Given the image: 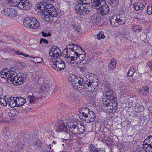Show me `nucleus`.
I'll use <instances>...</instances> for the list:
<instances>
[{"label":"nucleus","instance_id":"7c9ffc66","mask_svg":"<svg viewBox=\"0 0 152 152\" xmlns=\"http://www.w3.org/2000/svg\"><path fill=\"white\" fill-rule=\"evenodd\" d=\"M79 64L78 67L80 69L81 71H83L86 69V64L85 61L81 62L80 63H76Z\"/></svg>","mask_w":152,"mask_h":152},{"label":"nucleus","instance_id":"6e6d98bb","mask_svg":"<svg viewBox=\"0 0 152 152\" xmlns=\"http://www.w3.org/2000/svg\"><path fill=\"white\" fill-rule=\"evenodd\" d=\"M101 103L102 104L103 106H107V107H108L110 106V103L108 102V100H105V101L104 102H101Z\"/></svg>","mask_w":152,"mask_h":152},{"label":"nucleus","instance_id":"603ef678","mask_svg":"<svg viewBox=\"0 0 152 152\" xmlns=\"http://www.w3.org/2000/svg\"><path fill=\"white\" fill-rule=\"evenodd\" d=\"M105 37V36L104 34L101 33L98 34L97 35V38L98 39H104Z\"/></svg>","mask_w":152,"mask_h":152},{"label":"nucleus","instance_id":"37998d69","mask_svg":"<svg viewBox=\"0 0 152 152\" xmlns=\"http://www.w3.org/2000/svg\"><path fill=\"white\" fill-rule=\"evenodd\" d=\"M61 133V134L65 138H66L70 136V134L67 132L66 129L65 131H64Z\"/></svg>","mask_w":152,"mask_h":152},{"label":"nucleus","instance_id":"e433bc0d","mask_svg":"<svg viewBox=\"0 0 152 152\" xmlns=\"http://www.w3.org/2000/svg\"><path fill=\"white\" fill-rule=\"evenodd\" d=\"M144 143H148L149 145L151 146L152 145V136L150 135L148 136L144 141Z\"/></svg>","mask_w":152,"mask_h":152},{"label":"nucleus","instance_id":"09e8293b","mask_svg":"<svg viewBox=\"0 0 152 152\" xmlns=\"http://www.w3.org/2000/svg\"><path fill=\"white\" fill-rule=\"evenodd\" d=\"M0 105L4 106H6L7 105V102L5 99L2 98L1 100H0Z\"/></svg>","mask_w":152,"mask_h":152},{"label":"nucleus","instance_id":"f3484780","mask_svg":"<svg viewBox=\"0 0 152 152\" xmlns=\"http://www.w3.org/2000/svg\"><path fill=\"white\" fill-rule=\"evenodd\" d=\"M17 97H11L8 100L9 105L11 108H13L15 106L17 107Z\"/></svg>","mask_w":152,"mask_h":152},{"label":"nucleus","instance_id":"412c9836","mask_svg":"<svg viewBox=\"0 0 152 152\" xmlns=\"http://www.w3.org/2000/svg\"><path fill=\"white\" fill-rule=\"evenodd\" d=\"M77 4H76L74 7L75 9V12L77 13L78 15H82L81 12L82 11V3L77 2Z\"/></svg>","mask_w":152,"mask_h":152},{"label":"nucleus","instance_id":"1a4fd4ad","mask_svg":"<svg viewBox=\"0 0 152 152\" xmlns=\"http://www.w3.org/2000/svg\"><path fill=\"white\" fill-rule=\"evenodd\" d=\"M105 96L107 99H109L112 104L113 102L115 103L116 101V96L112 89H109L106 92Z\"/></svg>","mask_w":152,"mask_h":152},{"label":"nucleus","instance_id":"0e129e2a","mask_svg":"<svg viewBox=\"0 0 152 152\" xmlns=\"http://www.w3.org/2000/svg\"><path fill=\"white\" fill-rule=\"evenodd\" d=\"M14 113V111L13 110H10L9 113V115L10 116H14L15 114L12 115V114Z\"/></svg>","mask_w":152,"mask_h":152},{"label":"nucleus","instance_id":"052dcab7","mask_svg":"<svg viewBox=\"0 0 152 152\" xmlns=\"http://www.w3.org/2000/svg\"><path fill=\"white\" fill-rule=\"evenodd\" d=\"M42 42H43L45 44H48V41L47 40L43 38H41L39 44H42Z\"/></svg>","mask_w":152,"mask_h":152},{"label":"nucleus","instance_id":"aec40b11","mask_svg":"<svg viewBox=\"0 0 152 152\" xmlns=\"http://www.w3.org/2000/svg\"><path fill=\"white\" fill-rule=\"evenodd\" d=\"M89 75L85 74L82 77H79V79L81 81V83L85 85L87 84L89 81L90 80L89 79Z\"/></svg>","mask_w":152,"mask_h":152},{"label":"nucleus","instance_id":"4d7b16f0","mask_svg":"<svg viewBox=\"0 0 152 152\" xmlns=\"http://www.w3.org/2000/svg\"><path fill=\"white\" fill-rule=\"evenodd\" d=\"M7 122H8V119L7 118H3V117H1L0 119V122L4 123Z\"/></svg>","mask_w":152,"mask_h":152},{"label":"nucleus","instance_id":"a878e982","mask_svg":"<svg viewBox=\"0 0 152 152\" xmlns=\"http://www.w3.org/2000/svg\"><path fill=\"white\" fill-rule=\"evenodd\" d=\"M66 129V127L63 122H61L60 125L57 128L56 131L57 132L62 133Z\"/></svg>","mask_w":152,"mask_h":152},{"label":"nucleus","instance_id":"3c124183","mask_svg":"<svg viewBox=\"0 0 152 152\" xmlns=\"http://www.w3.org/2000/svg\"><path fill=\"white\" fill-rule=\"evenodd\" d=\"M80 50H81V51H83V50L82 49V48H81V47H80V49L78 48L77 50H76L75 51V52L73 51V53L74 54V56L75 57L76 56H77V54H78V51H80Z\"/></svg>","mask_w":152,"mask_h":152},{"label":"nucleus","instance_id":"dca6fc26","mask_svg":"<svg viewBox=\"0 0 152 152\" xmlns=\"http://www.w3.org/2000/svg\"><path fill=\"white\" fill-rule=\"evenodd\" d=\"M115 16L118 20L119 21L120 24H122L125 23L126 19L124 13L118 14Z\"/></svg>","mask_w":152,"mask_h":152},{"label":"nucleus","instance_id":"72a5a7b5","mask_svg":"<svg viewBox=\"0 0 152 152\" xmlns=\"http://www.w3.org/2000/svg\"><path fill=\"white\" fill-rule=\"evenodd\" d=\"M77 2L82 3L83 4H89V3H92L93 6L94 8L95 6H94V3L95 2V0H76Z\"/></svg>","mask_w":152,"mask_h":152},{"label":"nucleus","instance_id":"6e6552de","mask_svg":"<svg viewBox=\"0 0 152 152\" xmlns=\"http://www.w3.org/2000/svg\"><path fill=\"white\" fill-rule=\"evenodd\" d=\"M49 54L51 57L57 58L61 56V51L57 46H53L49 51Z\"/></svg>","mask_w":152,"mask_h":152},{"label":"nucleus","instance_id":"774afa93","mask_svg":"<svg viewBox=\"0 0 152 152\" xmlns=\"http://www.w3.org/2000/svg\"><path fill=\"white\" fill-rule=\"evenodd\" d=\"M41 89L42 91H44L46 90V88L44 86H42L41 88Z\"/></svg>","mask_w":152,"mask_h":152},{"label":"nucleus","instance_id":"13d9d810","mask_svg":"<svg viewBox=\"0 0 152 152\" xmlns=\"http://www.w3.org/2000/svg\"><path fill=\"white\" fill-rule=\"evenodd\" d=\"M78 48L80 49V46L77 45L75 44L73 48L72 51V53H73V51H75L76 50H77Z\"/></svg>","mask_w":152,"mask_h":152},{"label":"nucleus","instance_id":"58836bf2","mask_svg":"<svg viewBox=\"0 0 152 152\" xmlns=\"http://www.w3.org/2000/svg\"><path fill=\"white\" fill-rule=\"evenodd\" d=\"M26 75L25 74H23L21 75L20 76H18V79H19L20 82L22 83L24 82L25 81V80L26 79Z\"/></svg>","mask_w":152,"mask_h":152},{"label":"nucleus","instance_id":"bf43d9fd","mask_svg":"<svg viewBox=\"0 0 152 152\" xmlns=\"http://www.w3.org/2000/svg\"><path fill=\"white\" fill-rule=\"evenodd\" d=\"M124 39H127L128 38L129 36L127 33H125L121 35Z\"/></svg>","mask_w":152,"mask_h":152},{"label":"nucleus","instance_id":"e2e57ef3","mask_svg":"<svg viewBox=\"0 0 152 152\" xmlns=\"http://www.w3.org/2000/svg\"><path fill=\"white\" fill-rule=\"evenodd\" d=\"M147 64L148 66L152 70V61L149 62Z\"/></svg>","mask_w":152,"mask_h":152},{"label":"nucleus","instance_id":"de8ad7c7","mask_svg":"<svg viewBox=\"0 0 152 152\" xmlns=\"http://www.w3.org/2000/svg\"><path fill=\"white\" fill-rule=\"evenodd\" d=\"M76 95L75 93L71 92L68 95L67 97L69 99H75L76 97Z\"/></svg>","mask_w":152,"mask_h":152},{"label":"nucleus","instance_id":"c03bdc74","mask_svg":"<svg viewBox=\"0 0 152 152\" xmlns=\"http://www.w3.org/2000/svg\"><path fill=\"white\" fill-rule=\"evenodd\" d=\"M97 149V148L95 147V145L92 144L90 145L89 147V149L91 152H95Z\"/></svg>","mask_w":152,"mask_h":152},{"label":"nucleus","instance_id":"c85d7f7f","mask_svg":"<svg viewBox=\"0 0 152 152\" xmlns=\"http://www.w3.org/2000/svg\"><path fill=\"white\" fill-rule=\"evenodd\" d=\"M30 60L35 63H40L42 61V59L39 57H35L30 56Z\"/></svg>","mask_w":152,"mask_h":152},{"label":"nucleus","instance_id":"0eeeda50","mask_svg":"<svg viewBox=\"0 0 152 152\" xmlns=\"http://www.w3.org/2000/svg\"><path fill=\"white\" fill-rule=\"evenodd\" d=\"M68 80L71 82L73 86L75 88L76 87L79 86L81 83V81L79 79V77L75 75H71L68 77Z\"/></svg>","mask_w":152,"mask_h":152},{"label":"nucleus","instance_id":"338daca9","mask_svg":"<svg viewBox=\"0 0 152 152\" xmlns=\"http://www.w3.org/2000/svg\"><path fill=\"white\" fill-rule=\"evenodd\" d=\"M6 129L4 128L3 129H2L1 133H2V135H4L5 134V133L6 132Z\"/></svg>","mask_w":152,"mask_h":152},{"label":"nucleus","instance_id":"49530a36","mask_svg":"<svg viewBox=\"0 0 152 152\" xmlns=\"http://www.w3.org/2000/svg\"><path fill=\"white\" fill-rule=\"evenodd\" d=\"M147 12L149 15L152 14V4L149 5L147 7Z\"/></svg>","mask_w":152,"mask_h":152},{"label":"nucleus","instance_id":"5fc2aeb1","mask_svg":"<svg viewBox=\"0 0 152 152\" xmlns=\"http://www.w3.org/2000/svg\"><path fill=\"white\" fill-rule=\"evenodd\" d=\"M15 53L17 55H21L23 56L26 57H28L29 56V55L26 54H24L23 53L20 52L19 51H17L15 52Z\"/></svg>","mask_w":152,"mask_h":152},{"label":"nucleus","instance_id":"c9c22d12","mask_svg":"<svg viewBox=\"0 0 152 152\" xmlns=\"http://www.w3.org/2000/svg\"><path fill=\"white\" fill-rule=\"evenodd\" d=\"M65 60L66 62L69 64H74L75 62V57H73L72 56L66 58Z\"/></svg>","mask_w":152,"mask_h":152},{"label":"nucleus","instance_id":"9b49d317","mask_svg":"<svg viewBox=\"0 0 152 152\" xmlns=\"http://www.w3.org/2000/svg\"><path fill=\"white\" fill-rule=\"evenodd\" d=\"M93 7V5H91L89 4H83L82 3V11L81 12V15H84L89 13L92 10V7Z\"/></svg>","mask_w":152,"mask_h":152},{"label":"nucleus","instance_id":"20e7f679","mask_svg":"<svg viewBox=\"0 0 152 152\" xmlns=\"http://www.w3.org/2000/svg\"><path fill=\"white\" fill-rule=\"evenodd\" d=\"M68 127L69 132L75 135L83 134L84 132L85 127L81 124L76 125L70 124Z\"/></svg>","mask_w":152,"mask_h":152},{"label":"nucleus","instance_id":"393cba45","mask_svg":"<svg viewBox=\"0 0 152 152\" xmlns=\"http://www.w3.org/2000/svg\"><path fill=\"white\" fill-rule=\"evenodd\" d=\"M133 6L135 10L138 11L140 9H143L144 5L142 3H136L133 4Z\"/></svg>","mask_w":152,"mask_h":152},{"label":"nucleus","instance_id":"7ed1b4c3","mask_svg":"<svg viewBox=\"0 0 152 152\" xmlns=\"http://www.w3.org/2000/svg\"><path fill=\"white\" fill-rule=\"evenodd\" d=\"M102 1L100 0H96L95 2L94 3V6H95L94 8L96 9H99L100 11L101 14L104 15L107 14L110 11V9L108 5L106 3L102 5L101 2Z\"/></svg>","mask_w":152,"mask_h":152},{"label":"nucleus","instance_id":"423d86ee","mask_svg":"<svg viewBox=\"0 0 152 152\" xmlns=\"http://www.w3.org/2000/svg\"><path fill=\"white\" fill-rule=\"evenodd\" d=\"M98 84L96 81H94L93 80H89L87 84L88 91H91L93 92V94H96L97 92L96 91L98 88Z\"/></svg>","mask_w":152,"mask_h":152},{"label":"nucleus","instance_id":"473e14b6","mask_svg":"<svg viewBox=\"0 0 152 152\" xmlns=\"http://www.w3.org/2000/svg\"><path fill=\"white\" fill-rule=\"evenodd\" d=\"M81 111L80 112L82 115L84 117L86 116L88 113L91 111L87 107H84L81 109Z\"/></svg>","mask_w":152,"mask_h":152},{"label":"nucleus","instance_id":"c756f323","mask_svg":"<svg viewBox=\"0 0 152 152\" xmlns=\"http://www.w3.org/2000/svg\"><path fill=\"white\" fill-rule=\"evenodd\" d=\"M69 121L67 123V126H69V125L70 124H73V125H79L78 123L79 122L78 120L75 118H70V119H68Z\"/></svg>","mask_w":152,"mask_h":152},{"label":"nucleus","instance_id":"4c0bfd02","mask_svg":"<svg viewBox=\"0 0 152 152\" xmlns=\"http://www.w3.org/2000/svg\"><path fill=\"white\" fill-rule=\"evenodd\" d=\"M135 71V70L134 68L131 67L127 72V75L128 76H132Z\"/></svg>","mask_w":152,"mask_h":152},{"label":"nucleus","instance_id":"b1692460","mask_svg":"<svg viewBox=\"0 0 152 152\" xmlns=\"http://www.w3.org/2000/svg\"><path fill=\"white\" fill-rule=\"evenodd\" d=\"M71 25L72 26V28L74 29V32L77 33H80L81 32V28L80 26L77 23L74 24V23H72Z\"/></svg>","mask_w":152,"mask_h":152},{"label":"nucleus","instance_id":"4be33fe9","mask_svg":"<svg viewBox=\"0 0 152 152\" xmlns=\"http://www.w3.org/2000/svg\"><path fill=\"white\" fill-rule=\"evenodd\" d=\"M18 78V76L16 75L15 76H14L13 78L10 79V81L12 82L15 85H20L22 83L20 82V81Z\"/></svg>","mask_w":152,"mask_h":152},{"label":"nucleus","instance_id":"2f4dec72","mask_svg":"<svg viewBox=\"0 0 152 152\" xmlns=\"http://www.w3.org/2000/svg\"><path fill=\"white\" fill-rule=\"evenodd\" d=\"M149 90V88L148 86H144L141 89L140 93L141 94L146 95L148 94Z\"/></svg>","mask_w":152,"mask_h":152},{"label":"nucleus","instance_id":"a19ab883","mask_svg":"<svg viewBox=\"0 0 152 152\" xmlns=\"http://www.w3.org/2000/svg\"><path fill=\"white\" fill-rule=\"evenodd\" d=\"M41 34L44 37H48L51 36V33L48 31H45L41 32Z\"/></svg>","mask_w":152,"mask_h":152},{"label":"nucleus","instance_id":"bb28decb","mask_svg":"<svg viewBox=\"0 0 152 152\" xmlns=\"http://www.w3.org/2000/svg\"><path fill=\"white\" fill-rule=\"evenodd\" d=\"M116 61L114 59L111 60V62L109 64L108 69L109 70H112L116 67Z\"/></svg>","mask_w":152,"mask_h":152},{"label":"nucleus","instance_id":"4468645a","mask_svg":"<svg viewBox=\"0 0 152 152\" xmlns=\"http://www.w3.org/2000/svg\"><path fill=\"white\" fill-rule=\"evenodd\" d=\"M18 7L20 9L26 10L30 9V6L29 5L28 1L22 0L20 2L19 5L18 6Z\"/></svg>","mask_w":152,"mask_h":152},{"label":"nucleus","instance_id":"79ce46f5","mask_svg":"<svg viewBox=\"0 0 152 152\" xmlns=\"http://www.w3.org/2000/svg\"><path fill=\"white\" fill-rule=\"evenodd\" d=\"M75 88H77L79 90H81L85 88H88V86L87 84L84 85L81 83L79 86L77 87H76Z\"/></svg>","mask_w":152,"mask_h":152},{"label":"nucleus","instance_id":"cd10ccee","mask_svg":"<svg viewBox=\"0 0 152 152\" xmlns=\"http://www.w3.org/2000/svg\"><path fill=\"white\" fill-rule=\"evenodd\" d=\"M28 94L27 99L29 100V102L31 104L34 103L38 97L37 96H33V94L30 95H29L28 93Z\"/></svg>","mask_w":152,"mask_h":152},{"label":"nucleus","instance_id":"69168bd1","mask_svg":"<svg viewBox=\"0 0 152 152\" xmlns=\"http://www.w3.org/2000/svg\"><path fill=\"white\" fill-rule=\"evenodd\" d=\"M149 148L148 149V150H146V152H152V145L150 146V147H149Z\"/></svg>","mask_w":152,"mask_h":152},{"label":"nucleus","instance_id":"5701e85b","mask_svg":"<svg viewBox=\"0 0 152 152\" xmlns=\"http://www.w3.org/2000/svg\"><path fill=\"white\" fill-rule=\"evenodd\" d=\"M17 107H19L23 105L26 102V99L20 97H17Z\"/></svg>","mask_w":152,"mask_h":152},{"label":"nucleus","instance_id":"39448f33","mask_svg":"<svg viewBox=\"0 0 152 152\" xmlns=\"http://www.w3.org/2000/svg\"><path fill=\"white\" fill-rule=\"evenodd\" d=\"M50 66L58 71H60L65 68L66 65L64 61L58 58L54 62H51Z\"/></svg>","mask_w":152,"mask_h":152},{"label":"nucleus","instance_id":"ea45409f","mask_svg":"<svg viewBox=\"0 0 152 152\" xmlns=\"http://www.w3.org/2000/svg\"><path fill=\"white\" fill-rule=\"evenodd\" d=\"M74 45V44H71L68 45H67L66 47V52H68L69 51V50L70 52H71V51L72 53V51Z\"/></svg>","mask_w":152,"mask_h":152},{"label":"nucleus","instance_id":"680f3d73","mask_svg":"<svg viewBox=\"0 0 152 152\" xmlns=\"http://www.w3.org/2000/svg\"><path fill=\"white\" fill-rule=\"evenodd\" d=\"M137 26H135L133 27V31L134 32H137V30L138 31V32H140V30H142V29H140V28L137 29Z\"/></svg>","mask_w":152,"mask_h":152},{"label":"nucleus","instance_id":"f704fd0d","mask_svg":"<svg viewBox=\"0 0 152 152\" xmlns=\"http://www.w3.org/2000/svg\"><path fill=\"white\" fill-rule=\"evenodd\" d=\"M8 1H9V3H10V4L12 6H13L14 7L17 6L18 7V5H19V3L21 1V0H7Z\"/></svg>","mask_w":152,"mask_h":152},{"label":"nucleus","instance_id":"f257e3e1","mask_svg":"<svg viewBox=\"0 0 152 152\" xmlns=\"http://www.w3.org/2000/svg\"><path fill=\"white\" fill-rule=\"evenodd\" d=\"M47 12H42L43 14H41V17L45 19L46 21L50 22L53 19V17L57 16L58 13L57 11L53 5H48L47 6Z\"/></svg>","mask_w":152,"mask_h":152},{"label":"nucleus","instance_id":"6ab92c4d","mask_svg":"<svg viewBox=\"0 0 152 152\" xmlns=\"http://www.w3.org/2000/svg\"><path fill=\"white\" fill-rule=\"evenodd\" d=\"M110 22L111 25L115 27L118 26L120 25L119 21L115 15L112 17L110 20Z\"/></svg>","mask_w":152,"mask_h":152},{"label":"nucleus","instance_id":"ddd939ff","mask_svg":"<svg viewBox=\"0 0 152 152\" xmlns=\"http://www.w3.org/2000/svg\"><path fill=\"white\" fill-rule=\"evenodd\" d=\"M4 15L6 16L12 17L15 16L17 15V11L15 9L12 8H6L4 10Z\"/></svg>","mask_w":152,"mask_h":152},{"label":"nucleus","instance_id":"f03ea898","mask_svg":"<svg viewBox=\"0 0 152 152\" xmlns=\"http://www.w3.org/2000/svg\"><path fill=\"white\" fill-rule=\"evenodd\" d=\"M24 26L32 29H36L40 26V23L37 19L33 17L26 18L23 20Z\"/></svg>","mask_w":152,"mask_h":152},{"label":"nucleus","instance_id":"864d4df0","mask_svg":"<svg viewBox=\"0 0 152 152\" xmlns=\"http://www.w3.org/2000/svg\"><path fill=\"white\" fill-rule=\"evenodd\" d=\"M34 145H36L39 147H41L42 144L41 142L39 140H37L33 144Z\"/></svg>","mask_w":152,"mask_h":152},{"label":"nucleus","instance_id":"8fccbe9b","mask_svg":"<svg viewBox=\"0 0 152 152\" xmlns=\"http://www.w3.org/2000/svg\"><path fill=\"white\" fill-rule=\"evenodd\" d=\"M142 148H145V150L146 151V150H148V149L149 148V147H150V145H149L148 143H144V141L143 143Z\"/></svg>","mask_w":152,"mask_h":152},{"label":"nucleus","instance_id":"a18cd8bd","mask_svg":"<svg viewBox=\"0 0 152 152\" xmlns=\"http://www.w3.org/2000/svg\"><path fill=\"white\" fill-rule=\"evenodd\" d=\"M0 74L1 75V77L2 78H7V73L4 70H3V71H1L0 72Z\"/></svg>","mask_w":152,"mask_h":152},{"label":"nucleus","instance_id":"2eb2a0df","mask_svg":"<svg viewBox=\"0 0 152 152\" xmlns=\"http://www.w3.org/2000/svg\"><path fill=\"white\" fill-rule=\"evenodd\" d=\"M6 70L7 71V78H10L11 79L12 77L15 76V75H16V73L15 72V69L14 67L11 68L10 69L7 68H6Z\"/></svg>","mask_w":152,"mask_h":152},{"label":"nucleus","instance_id":"f8f14e48","mask_svg":"<svg viewBox=\"0 0 152 152\" xmlns=\"http://www.w3.org/2000/svg\"><path fill=\"white\" fill-rule=\"evenodd\" d=\"M84 120L86 123H91L95 121L96 118V115L94 112L91 111L89 113L86 115Z\"/></svg>","mask_w":152,"mask_h":152},{"label":"nucleus","instance_id":"9d476101","mask_svg":"<svg viewBox=\"0 0 152 152\" xmlns=\"http://www.w3.org/2000/svg\"><path fill=\"white\" fill-rule=\"evenodd\" d=\"M52 5L51 4H47L46 3L45 1L42 2L40 4H38L36 6V10H38V12H40L41 13V14H43L42 12H47V6L48 5ZM48 7H47V8Z\"/></svg>","mask_w":152,"mask_h":152},{"label":"nucleus","instance_id":"a211bd4d","mask_svg":"<svg viewBox=\"0 0 152 152\" xmlns=\"http://www.w3.org/2000/svg\"><path fill=\"white\" fill-rule=\"evenodd\" d=\"M82 53H83V54L79 55L77 57H75L76 63H80L81 62L84 61V60L86 57V53L84 50L82 51Z\"/></svg>","mask_w":152,"mask_h":152}]
</instances>
